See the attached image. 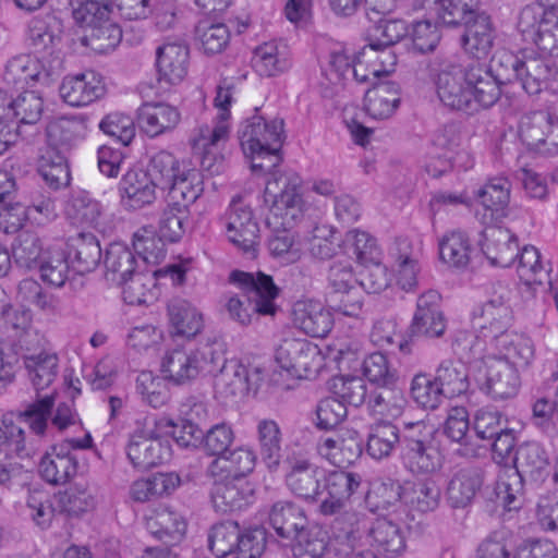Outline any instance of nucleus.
I'll return each instance as SVG.
<instances>
[{
    "instance_id": "1",
    "label": "nucleus",
    "mask_w": 558,
    "mask_h": 558,
    "mask_svg": "<svg viewBox=\"0 0 558 558\" xmlns=\"http://www.w3.org/2000/svg\"><path fill=\"white\" fill-rule=\"evenodd\" d=\"M301 183L302 180L296 174H280L266 184V199L272 202L268 223L278 227L268 239V250L275 257L288 256L289 260L296 257L292 250L294 235L291 229L303 216Z\"/></svg>"
},
{
    "instance_id": "2",
    "label": "nucleus",
    "mask_w": 558,
    "mask_h": 558,
    "mask_svg": "<svg viewBox=\"0 0 558 558\" xmlns=\"http://www.w3.org/2000/svg\"><path fill=\"white\" fill-rule=\"evenodd\" d=\"M51 407V398L44 397L23 411L3 416L0 426V484H7L11 478L13 468L9 460L14 457L29 458L34 452L23 425L28 426L37 436H43L48 426Z\"/></svg>"
},
{
    "instance_id": "3",
    "label": "nucleus",
    "mask_w": 558,
    "mask_h": 558,
    "mask_svg": "<svg viewBox=\"0 0 558 558\" xmlns=\"http://www.w3.org/2000/svg\"><path fill=\"white\" fill-rule=\"evenodd\" d=\"M229 282L243 291V298L238 294L228 298L223 308L228 318L242 327L258 320L259 316H275L278 311L276 300L280 288L271 276L263 272L232 270Z\"/></svg>"
},
{
    "instance_id": "4",
    "label": "nucleus",
    "mask_w": 558,
    "mask_h": 558,
    "mask_svg": "<svg viewBox=\"0 0 558 558\" xmlns=\"http://www.w3.org/2000/svg\"><path fill=\"white\" fill-rule=\"evenodd\" d=\"M222 361V341L217 338L198 343L195 348L177 347L166 351L160 371L168 381L182 386L198 377L215 374Z\"/></svg>"
},
{
    "instance_id": "5",
    "label": "nucleus",
    "mask_w": 558,
    "mask_h": 558,
    "mask_svg": "<svg viewBox=\"0 0 558 558\" xmlns=\"http://www.w3.org/2000/svg\"><path fill=\"white\" fill-rule=\"evenodd\" d=\"M283 120L267 121L255 114L247 119L239 130V140L246 157L252 159L254 172H270L281 161L279 151L282 146Z\"/></svg>"
},
{
    "instance_id": "6",
    "label": "nucleus",
    "mask_w": 558,
    "mask_h": 558,
    "mask_svg": "<svg viewBox=\"0 0 558 558\" xmlns=\"http://www.w3.org/2000/svg\"><path fill=\"white\" fill-rule=\"evenodd\" d=\"M488 69L502 84L519 81L529 95H537L546 86L547 68L544 62L535 59L531 50H521L519 54L502 51L492 59Z\"/></svg>"
},
{
    "instance_id": "7",
    "label": "nucleus",
    "mask_w": 558,
    "mask_h": 558,
    "mask_svg": "<svg viewBox=\"0 0 558 558\" xmlns=\"http://www.w3.org/2000/svg\"><path fill=\"white\" fill-rule=\"evenodd\" d=\"M436 92L439 100L452 110L475 112V102L466 73V64H461L453 56L435 58Z\"/></svg>"
},
{
    "instance_id": "8",
    "label": "nucleus",
    "mask_w": 558,
    "mask_h": 558,
    "mask_svg": "<svg viewBox=\"0 0 558 558\" xmlns=\"http://www.w3.org/2000/svg\"><path fill=\"white\" fill-rule=\"evenodd\" d=\"M511 290L508 286L497 283L493 287L490 298L471 312V323L483 338H488L492 344L509 333L513 322L510 305Z\"/></svg>"
},
{
    "instance_id": "9",
    "label": "nucleus",
    "mask_w": 558,
    "mask_h": 558,
    "mask_svg": "<svg viewBox=\"0 0 558 558\" xmlns=\"http://www.w3.org/2000/svg\"><path fill=\"white\" fill-rule=\"evenodd\" d=\"M284 482L288 489L307 502H317L323 495L325 469L305 456L293 452L284 461Z\"/></svg>"
},
{
    "instance_id": "10",
    "label": "nucleus",
    "mask_w": 558,
    "mask_h": 558,
    "mask_svg": "<svg viewBox=\"0 0 558 558\" xmlns=\"http://www.w3.org/2000/svg\"><path fill=\"white\" fill-rule=\"evenodd\" d=\"M276 362L291 377L315 378L323 366L318 347L306 339L287 338L276 349Z\"/></svg>"
},
{
    "instance_id": "11",
    "label": "nucleus",
    "mask_w": 558,
    "mask_h": 558,
    "mask_svg": "<svg viewBox=\"0 0 558 558\" xmlns=\"http://www.w3.org/2000/svg\"><path fill=\"white\" fill-rule=\"evenodd\" d=\"M366 16L372 23L365 33L366 50L392 47L408 35L409 27L404 21L384 17L393 8V0H366Z\"/></svg>"
},
{
    "instance_id": "12",
    "label": "nucleus",
    "mask_w": 558,
    "mask_h": 558,
    "mask_svg": "<svg viewBox=\"0 0 558 558\" xmlns=\"http://www.w3.org/2000/svg\"><path fill=\"white\" fill-rule=\"evenodd\" d=\"M63 72V60L60 54H43L35 59L29 54H20L9 60L5 66L7 75L14 81L38 83L49 86L54 83Z\"/></svg>"
},
{
    "instance_id": "13",
    "label": "nucleus",
    "mask_w": 558,
    "mask_h": 558,
    "mask_svg": "<svg viewBox=\"0 0 558 558\" xmlns=\"http://www.w3.org/2000/svg\"><path fill=\"white\" fill-rule=\"evenodd\" d=\"M447 329V318L441 310V295L427 290L416 301V310L409 327L413 337L441 338Z\"/></svg>"
},
{
    "instance_id": "14",
    "label": "nucleus",
    "mask_w": 558,
    "mask_h": 558,
    "mask_svg": "<svg viewBox=\"0 0 558 558\" xmlns=\"http://www.w3.org/2000/svg\"><path fill=\"white\" fill-rule=\"evenodd\" d=\"M227 232L230 242L250 257H255L259 239V227L251 208L233 201L228 209Z\"/></svg>"
},
{
    "instance_id": "15",
    "label": "nucleus",
    "mask_w": 558,
    "mask_h": 558,
    "mask_svg": "<svg viewBox=\"0 0 558 558\" xmlns=\"http://www.w3.org/2000/svg\"><path fill=\"white\" fill-rule=\"evenodd\" d=\"M480 389L495 401L514 398L521 386L519 371L515 366L502 359H489L486 364Z\"/></svg>"
},
{
    "instance_id": "16",
    "label": "nucleus",
    "mask_w": 558,
    "mask_h": 558,
    "mask_svg": "<svg viewBox=\"0 0 558 558\" xmlns=\"http://www.w3.org/2000/svg\"><path fill=\"white\" fill-rule=\"evenodd\" d=\"M361 483L362 477L357 473L325 470L323 493L326 492L327 496L320 498L319 512L323 515L341 513Z\"/></svg>"
},
{
    "instance_id": "17",
    "label": "nucleus",
    "mask_w": 558,
    "mask_h": 558,
    "mask_svg": "<svg viewBox=\"0 0 558 558\" xmlns=\"http://www.w3.org/2000/svg\"><path fill=\"white\" fill-rule=\"evenodd\" d=\"M511 468L527 483L539 487L550 475L549 453L537 441H524L517 447Z\"/></svg>"
},
{
    "instance_id": "18",
    "label": "nucleus",
    "mask_w": 558,
    "mask_h": 558,
    "mask_svg": "<svg viewBox=\"0 0 558 558\" xmlns=\"http://www.w3.org/2000/svg\"><path fill=\"white\" fill-rule=\"evenodd\" d=\"M211 502L221 513L244 509L253 499L254 488L246 478L211 476Z\"/></svg>"
},
{
    "instance_id": "19",
    "label": "nucleus",
    "mask_w": 558,
    "mask_h": 558,
    "mask_svg": "<svg viewBox=\"0 0 558 558\" xmlns=\"http://www.w3.org/2000/svg\"><path fill=\"white\" fill-rule=\"evenodd\" d=\"M126 456L135 469L146 471L169 461L171 446L160 437L140 432L130 437Z\"/></svg>"
},
{
    "instance_id": "20",
    "label": "nucleus",
    "mask_w": 558,
    "mask_h": 558,
    "mask_svg": "<svg viewBox=\"0 0 558 558\" xmlns=\"http://www.w3.org/2000/svg\"><path fill=\"white\" fill-rule=\"evenodd\" d=\"M481 236V250L493 266L510 267L515 263L519 243L517 235L509 229L489 226Z\"/></svg>"
},
{
    "instance_id": "21",
    "label": "nucleus",
    "mask_w": 558,
    "mask_h": 558,
    "mask_svg": "<svg viewBox=\"0 0 558 558\" xmlns=\"http://www.w3.org/2000/svg\"><path fill=\"white\" fill-rule=\"evenodd\" d=\"M497 31L489 15L478 12L464 25V32L460 38L463 51L476 60L486 59L495 45Z\"/></svg>"
},
{
    "instance_id": "22",
    "label": "nucleus",
    "mask_w": 558,
    "mask_h": 558,
    "mask_svg": "<svg viewBox=\"0 0 558 558\" xmlns=\"http://www.w3.org/2000/svg\"><path fill=\"white\" fill-rule=\"evenodd\" d=\"M158 183L142 169L129 170L120 180L119 192L126 209L137 210L151 205L156 198Z\"/></svg>"
},
{
    "instance_id": "23",
    "label": "nucleus",
    "mask_w": 558,
    "mask_h": 558,
    "mask_svg": "<svg viewBox=\"0 0 558 558\" xmlns=\"http://www.w3.org/2000/svg\"><path fill=\"white\" fill-rule=\"evenodd\" d=\"M466 73L475 112L493 107L501 97L502 84L493 74V69L478 61L466 64Z\"/></svg>"
},
{
    "instance_id": "24",
    "label": "nucleus",
    "mask_w": 558,
    "mask_h": 558,
    "mask_svg": "<svg viewBox=\"0 0 558 558\" xmlns=\"http://www.w3.org/2000/svg\"><path fill=\"white\" fill-rule=\"evenodd\" d=\"M319 453L338 466L353 464L363 452V440L356 432H337L322 438L318 445Z\"/></svg>"
},
{
    "instance_id": "25",
    "label": "nucleus",
    "mask_w": 558,
    "mask_h": 558,
    "mask_svg": "<svg viewBox=\"0 0 558 558\" xmlns=\"http://www.w3.org/2000/svg\"><path fill=\"white\" fill-rule=\"evenodd\" d=\"M291 315L294 326L313 338L326 337L333 326L331 312L316 301L295 302Z\"/></svg>"
},
{
    "instance_id": "26",
    "label": "nucleus",
    "mask_w": 558,
    "mask_h": 558,
    "mask_svg": "<svg viewBox=\"0 0 558 558\" xmlns=\"http://www.w3.org/2000/svg\"><path fill=\"white\" fill-rule=\"evenodd\" d=\"M190 50L182 41L165 43L156 50V65L159 82L175 85L185 77Z\"/></svg>"
},
{
    "instance_id": "27",
    "label": "nucleus",
    "mask_w": 558,
    "mask_h": 558,
    "mask_svg": "<svg viewBox=\"0 0 558 558\" xmlns=\"http://www.w3.org/2000/svg\"><path fill=\"white\" fill-rule=\"evenodd\" d=\"M141 130L149 137L173 131L181 121L178 108L166 102H145L137 110Z\"/></svg>"
},
{
    "instance_id": "28",
    "label": "nucleus",
    "mask_w": 558,
    "mask_h": 558,
    "mask_svg": "<svg viewBox=\"0 0 558 558\" xmlns=\"http://www.w3.org/2000/svg\"><path fill=\"white\" fill-rule=\"evenodd\" d=\"M268 520L277 536L288 543H292L308 524L304 509L288 500L275 502L270 508Z\"/></svg>"
},
{
    "instance_id": "29",
    "label": "nucleus",
    "mask_w": 558,
    "mask_h": 558,
    "mask_svg": "<svg viewBox=\"0 0 558 558\" xmlns=\"http://www.w3.org/2000/svg\"><path fill=\"white\" fill-rule=\"evenodd\" d=\"M59 92L66 104L72 107H82L102 96L105 87L100 77L89 71L64 77Z\"/></svg>"
},
{
    "instance_id": "30",
    "label": "nucleus",
    "mask_w": 558,
    "mask_h": 558,
    "mask_svg": "<svg viewBox=\"0 0 558 558\" xmlns=\"http://www.w3.org/2000/svg\"><path fill=\"white\" fill-rule=\"evenodd\" d=\"M76 456L64 446H54L39 462V473L49 484L63 485L77 473Z\"/></svg>"
},
{
    "instance_id": "31",
    "label": "nucleus",
    "mask_w": 558,
    "mask_h": 558,
    "mask_svg": "<svg viewBox=\"0 0 558 558\" xmlns=\"http://www.w3.org/2000/svg\"><path fill=\"white\" fill-rule=\"evenodd\" d=\"M215 374L216 392L223 398L245 396L248 393L247 367L236 360L228 361L222 342V361L217 363Z\"/></svg>"
},
{
    "instance_id": "32",
    "label": "nucleus",
    "mask_w": 558,
    "mask_h": 558,
    "mask_svg": "<svg viewBox=\"0 0 558 558\" xmlns=\"http://www.w3.org/2000/svg\"><path fill=\"white\" fill-rule=\"evenodd\" d=\"M510 192L511 182L505 177L489 179L477 191L476 197L484 208L483 219L485 221L487 218L493 222L507 217Z\"/></svg>"
},
{
    "instance_id": "33",
    "label": "nucleus",
    "mask_w": 558,
    "mask_h": 558,
    "mask_svg": "<svg viewBox=\"0 0 558 558\" xmlns=\"http://www.w3.org/2000/svg\"><path fill=\"white\" fill-rule=\"evenodd\" d=\"M23 360L25 368L28 372L29 379L37 391V397L33 403H35L40 398L50 397L52 400V409L54 404L53 392L40 395V390L48 388L57 377L59 363L57 354L41 351L37 354L25 355ZM28 405L29 403L26 405V408Z\"/></svg>"
},
{
    "instance_id": "34",
    "label": "nucleus",
    "mask_w": 558,
    "mask_h": 558,
    "mask_svg": "<svg viewBox=\"0 0 558 558\" xmlns=\"http://www.w3.org/2000/svg\"><path fill=\"white\" fill-rule=\"evenodd\" d=\"M372 546L381 555L395 558L405 549V537L401 526L386 518H377L368 532Z\"/></svg>"
},
{
    "instance_id": "35",
    "label": "nucleus",
    "mask_w": 558,
    "mask_h": 558,
    "mask_svg": "<svg viewBox=\"0 0 558 558\" xmlns=\"http://www.w3.org/2000/svg\"><path fill=\"white\" fill-rule=\"evenodd\" d=\"M257 456L250 447H238L216 458L208 466L210 476L246 478L254 471Z\"/></svg>"
},
{
    "instance_id": "36",
    "label": "nucleus",
    "mask_w": 558,
    "mask_h": 558,
    "mask_svg": "<svg viewBox=\"0 0 558 558\" xmlns=\"http://www.w3.org/2000/svg\"><path fill=\"white\" fill-rule=\"evenodd\" d=\"M376 387L367 399L368 411L380 416H400L408 404L400 380Z\"/></svg>"
},
{
    "instance_id": "37",
    "label": "nucleus",
    "mask_w": 558,
    "mask_h": 558,
    "mask_svg": "<svg viewBox=\"0 0 558 558\" xmlns=\"http://www.w3.org/2000/svg\"><path fill=\"white\" fill-rule=\"evenodd\" d=\"M483 484L480 470L464 468L453 474L447 486V500L452 508H465L472 504Z\"/></svg>"
},
{
    "instance_id": "38",
    "label": "nucleus",
    "mask_w": 558,
    "mask_h": 558,
    "mask_svg": "<svg viewBox=\"0 0 558 558\" xmlns=\"http://www.w3.org/2000/svg\"><path fill=\"white\" fill-rule=\"evenodd\" d=\"M534 43V48H526L531 50L535 59L541 60L547 68L546 86H548V77L550 75V66L555 64L558 59V16L553 12L539 25L538 33L531 39Z\"/></svg>"
},
{
    "instance_id": "39",
    "label": "nucleus",
    "mask_w": 558,
    "mask_h": 558,
    "mask_svg": "<svg viewBox=\"0 0 558 558\" xmlns=\"http://www.w3.org/2000/svg\"><path fill=\"white\" fill-rule=\"evenodd\" d=\"M169 203L174 206L186 205V209L194 204L204 192L203 174L189 166L167 186Z\"/></svg>"
},
{
    "instance_id": "40",
    "label": "nucleus",
    "mask_w": 558,
    "mask_h": 558,
    "mask_svg": "<svg viewBox=\"0 0 558 558\" xmlns=\"http://www.w3.org/2000/svg\"><path fill=\"white\" fill-rule=\"evenodd\" d=\"M58 508L69 517H81L96 509V489L88 484L77 483L56 495Z\"/></svg>"
},
{
    "instance_id": "41",
    "label": "nucleus",
    "mask_w": 558,
    "mask_h": 558,
    "mask_svg": "<svg viewBox=\"0 0 558 558\" xmlns=\"http://www.w3.org/2000/svg\"><path fill=\"white\" fill-rule=\"evenodd\" d=\"M69 256L77 274L93 271L100 263L102 250L97 236L93 233H78L71 240Z\"/></svg>"
},
{
    "instance_id": "42",
    "label": "nucleus",
    "mask_w": 558,
    "mask_h": 558,
    "mask_svg": "<svg viewBox=\"0 0 558 558\" xmlns=\"http://www.w3.org/2000/svg\"><path fill=\"white\" fill-rule=\"evenodd\" d=\"M400 105V87L395 82H385L368 89L365 96L367 113L378 120L390 118Z\"/></svg>"
},
{
    "instance_id": "43",
    "label": "nucleus",
    "mask_w": 558,
    "mask_h": 558,
    "mask_svg": "<svg viewBox=\"0 0 558 558\" xmlns=\"http://www.w3.org/2000/svg\"><path fill=\"white\" fill-rule=\"evenodd\" d=\"M104 265L107 280L117 284L125 282L130 276L137 272L135 254L126 245L118 242L107 247Z\"/></svg>"
},
{
    "instance_id": "44",
    "label": "nucleus",
    "mask_w": 558,
    "mask_h": 558,
    "mask_svg": "<svg viewBox=\"0 0 558 558\" xmlns=\"http://www.w3.org/2000/svg\"><path fill=\"white\" fill-rule=\"evenodd\" d=\"M405 483L384 476L372 483L365 500L373 512L388 510L400 501L404 502Z\"/></svg>"
},
{
    "instance_id": "45",
    "label": "nucleus",
    "mask_w": 558,
    "mask_h": 558,
    "mask_svg": "<svg viewBox=\"0 0 558 558\" xmlns=\"http://www.w3.org/2000/svg\"><path fill=\"white\" fill-rule=\"evenodd\" d=\"M170 324L175 335L193 338L203 327V315L186 300L177 299L168 304Z\"/></svg>"
},
{
    "instance_id": "46",
    "label": "nucleus",
    "mask_w": 558,
    "mask_h": 558,
    "mask_svg": "<svg viewBox=\"0 0 558 558\" xmlns=\"http://www.w3.org/2000/svg\"><path fill=\"white\" fill-rule=\"evenodd\" d=\"M493 345L502 354L501 359L515 366L518 371L526 368L534 359L532 340L514 331L505 335Z\"/></svg>"
},
{
    "instance_id": "47",
    "label": "nucleus",
    "mask_w": 558,
    "mask_h": 558,
    "mask_svg": "<svg viewBox=\"0 0 558 558\" xmlns=\"http://www.w3.org/2000/svg\"><path fill=\"white\" fill-rule=\"evenodd\" d=\"M229 134V126L223 123H216L214 126L204 125L199 128L198 136L193 140V148L202 151V167L215 173L219 171L221 159L217 165V157L213 148L217 147L219 142L226 141Z\"/></svg>"
},
{
    "instance_id": "48",
    "label": "nucleus",
    "mask_w": 558,
    "mask_h": 558,
    "mask_svg": "<svg viewBox=\"0 0 558 558\" xmlns=\"http://www.w3.org/2000/svg\"><path fill=\"white\" fill-rule=\"evenodd\" d=\"M46 248L39 234L31 229L21 230L11 245L15 263L28 270L38 266Z\"/></svg>"
},
{
    "instance_id": "49",
    "label": "nucleus",
    "mask_w": 558,
    "mask_h": 558,
    "mask_svg": "<svg viewBox=\"0 0 558 558\" xmlns=\"http://www.w3.org/2000/svg\"><path fill=\"white\" fill-rule=\"evenodd\" d=\"M196 46L206 54L222 52L230 41V31L226 24L204 17L194 28Z\"/></svg>"
},
{
    "instance_id": "50",
    "label": "nucleus",
    "mask_w": 558,
    "mask_h": 558,
    "mask_svg": "<svg viewBox=\"0 0 558 558\" xmlns=\"http://www.w3.org/2000/svg\"><path fill=\"white\" fill-rule=\"evenodd\" d=\"M257 440L262 461L270 472H276L281 459V430L274 420H262L257 424Z\"/></svg>"
},
{
    "instance_id": "51",
    "label": "nucleus",
    "mask_w": 558,
    "mask_h": 558,
    "mask_svg": "<svg viewBox=\"0 0 558 558\" xmlns=\"http://www.w3.org/2000/svg\"><path fill=\"white\" fill-rule=\"evenodd\" d=\"M147 530L165 544L170 545L182 538L186 523L178 512L162 508L147 520Z\"/></svg>"
},
{
    "instance_id": "52",
    "label": "nucleus",
    "mask_w": 558,
    "mask_h": 558,
    "mask_svg": "<svg viewBox=\"0 0 558 558\" xmlns=\"http://www.w3.org/2000/svg\"><path fill=\"white\" fill-rule=\"evenodd\" d=\"M441 492L433 480L405 482L404 504L412 510L427 513L438 508Z\"/></svg>"
},
{
    "instance_id": "53",
    "label": "nucleus",
    "mask_w": 558,
    "mask_h": 558,
    "mask_svg": "<svg viewBox=\"0 0 558 558\" xmlns=\"http://www.w3.org/2000/svg\"><path fill=\"white\" fill-rule=\"evenodd\" d=\"M400 442V430L389 421H381L371 426L366 442V452L375 460L391 454Z\"/></svg>"
},
{
    "instance_id": "54",
    "label": "nucleus",
    "mask_w": 558,
    "mask_h": 558,
    "mask_svg": "<svg viewBox=\"0 0 558 558\" xmlns=\"http://www.w3.org/2000/svg\"><path fill=\"white\" fill-rule=\"evenodd\" d=\"M62 27L61 23L53 19L52 23L45 24L40 21H34L29 28L27 39L29 46L43 54H60L58 48L61 43Z\"/></svg>"
},
{
    "instance_id": "55",
    "label": "nucleus",
    "mask_w": 558,
    "mask_h": 558,
    "mask_svg": "<svg viewBox=\"0 0 558 558\" xmlns=\"http://www.w3.org/2000/svg\"><path fill=\"white\" fill-rule=\"evenodd\" d=\"M434 10L447 27L464 26L480 12L477 0H439Z\"/></svg>"
},
{
    "instance_id": "56",
    "label": "nucleus",
    "mask_w": 558,
    "mask_h": 558,
    "mask_svg": "<svg viewBox=\"0 0 558 558\" xmlns=\"http://www.w3.org/2000/svg\"><path fill=\"white\" fill-rule=\"evenodd\" d=\"M240 525L236 521H221L208 531V549L217 558H226L236 553Z\"/></svg>"
},
{
    "instance_id": "57",
    "label": "nucleus",
    "mask_w": 558,
    "mask_h": 558,
    "mask_svg": "<svg viewBox=\"0 0 558 558\" xmlns=\"http://www.w3.org/2000/svg\"><path fill=\"white\" fill-rule=\"evenodd\" d=\"M410 396L417 407L430 411L438 409L445 399L435 376L427 373H417L413 376Z\"/></svg>"
},
{
    "instance_id": "58",
    "label": "nucleus",
    "mask_w": 558,
    "mask_h": 558,
    "mask_svg": "<svg viewBox=\"0 0 558 558\" xmlns=\"http://www.w3.org/2000/svg\"><path fill=\"white\" fill-rule=\"evenodd\" d=\"M435 380L445 398L460 396L469 389L468 374L460 362L442 361L436 368Z\"/></svg>"
},
{
    "instance_id": "59",
    "label": "nucleus",
    "mask_w": 558,
    "mask_h": 558,
    "mask_svg": "<svg viewBox=\"0 0 558 558\" xmlns=\"http://www.w3.org/2000/svg\"><path fill=\"white\" fill-rule=\"evenodd\" d=\"M72 16L85 32L107 21L112 13L110 0H77L72 4Z\"/></svg>"
},
{
    "instance_id": "60",
    "label": "nucleus",
    "mask_w": 558,
    "mask_h": 558,
    "mask_svg": "<svg viewBox=\"0 0 558 558\" xmlns=\"http://www.w3.org/2000/svg\"><path fill=\"white\" fill-rule=\"evenodd\" d=\"M35 269L39 270L40 278L45 282L53 287H62L69 275L68 256L62 248L49 246Z\"/></svg>"
},
{
    "instance_id": "61",
    "label": "nucleus",
    "mask_w": 558,
    "mask_h": 558,
    "mask_svg": "<svg viewBox=\"0 0 558 558\" xmlns=\"http://www.w3.org/2000/svg\"><path fill=\"white\" fill-rule=\"evenodd\" d=\"M122 39L120 26L111 21V16L94 26L81 38L84 46L94 51L106 53L114 49Z\"/></svg>"
},
{
    "instance_id": "62",
    "label": "nucleus",
    "mask_w": 558,
    "mask_h": 558,
    "mask_svg": "<svg viewBox=\"0 0 558 558\" xmlns=\"http://www.w3.org/2000/svg\"><path fill=\"white\" fill-rule=\"evenodd\" d=\"M189 214L186 205L174 206V204L168 203L159 218L158 234L160 238L170 243L178 242L186 231Z\"/></svg>"
},
{
    "instance_id": "63",
    "label": "nucleus",
    "mask_w": 558,
    "mask_h": 558,
    "mask_svg": "<svg viewBox=\"0 0 558 558\" xmlns=\"http://www.w3.org/2000/svg\"><path fill=\"white\" fill-rule=\"evenodd\" d=\"M291 544L296 558H323L328 547L326 532L310 523Z\"/></svg>"
},
{
    "instance_id": "64",
    "label": "nucleus",
    "mask_w": 558,
    "mask_h": 558,
    "mask_svg": "<svg viewBox=\"0 0 558 558\" xmlns=\"http://www.w3.org/2000/svg\"><path fill=\"white\" fill-rule=\"evenodd\" d=\"M254 66L262 76H275L286 71L290 63L276 43H266L255 49Z\"/></svg>"
}]
</instances>
